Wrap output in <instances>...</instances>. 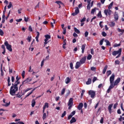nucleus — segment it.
I'll return each mask as SVG.
<instances>
[{"label":"nucleus","mask_w":124,"mask_h":124,"mask_svg":"<svg viewBox=\"0 0 124 124\" xmlns=\"http://www.w3.org/2000/svg\"><path fill=\"white\" fill-rule=\"evenodd\" d=\"M20 84L19 80H16L15 83H12V86L11 87L10 89V94L11 95L14 96L16 92H18V85Z\"/></svg>","instance_id":"f257e3e1"},{"label":"nucleus","mask_w":124,"mask_h":124,"mask_svg":"<svg viewBox=\"0 0 124 124\" xmlns=\"http://www.w3.org/2000/svg\"><path fill=\"white\" fill-rule=\"evenodd\" d=\"M114 80H115V74H112L109 78L110 86L108 87L111 89L115 88V86H116L115 83H114Z\"/></svg>","instance_id":"f03ea898"},{"label":"nucleus","mask_w":124,"mask_h":124,"mask_svg":"<svg viewBox=\"0 0 124 124\" xmlns=\"http://www.w3.org/2000/svg\"><path fill=\"white\" fill-rule=\"evenodd\" d=\"M113 2H111L108 5V9H106L104 10V13L106 16H108V15H111L112 13V11H111V9L112 8V6H113Z\"/></svg>","instance_id":"7ed1b4c3"},{"label":"nucleus","mask_w":124,"mask_h":124,"mask_svg":"<svg viewBox=\"0 0 124 124\" xmlns=\"http://www.w3.org/2000/svg\"><path fill=\"white\" fill-rule=\"evenodd\" d=\"M4 45L6 46V48L9 52H12V46L8 44V42L7 41H5L4 42Z\"/></svg>","instance_id":"20e7f679"},{"label":"nucleus","mask_w":124,"mask_h":124,"mask_svg":"<svg viewBox=\"0 0 124 124\" xmlns=\"http://www.w3.org/2000/svg\"><path fill=\"white\" fill-rule=\"evenodd\" d=\"M32 79L31 78H28L26 79H25L24 81L22 82V84L20 85L19 88V90H21V88H22V86L23 85H25V84H28L29 82H31Z\"/></svg>","instance_id":"39448f33"},{"label":"nucleus","mask_w":124,"mask_h":124,"mask_svg":"<svg viewBox=\"0 0 124 124\" xmlns=\"http://www.w3.org/2000/svg\"><path fill=\"white\" fill-rule=\"evenodd\" d=\"M89 95H91L92 98H93L95 96V92L93 90H90L88 92Z\"/></svg>","instance_id":"423d86ee"},{"label":"nucleus","mask_w":124,"mask_h":124,"mask_svg":"<svg viewBox=\"0 0 124 124\" xmlns=\"http://www.w3.org/2000/svg\"><path fill=\"white\" fill-rule=\"evenodd\" d=\"M120 53H122V48H119V50L117 51L114 50L112 53V56H117V55H118V54H120Z\"/></svg>","instance_id":"0eeeda50"},{"label":"nucleus","mask_w":124,"mask_h":124,"mask_svg":"<svg viewBox=\"0 0 124 124\" xmlns=\"http://www.w3.org/2000/svg\"><path fill=\"white\" fill-rule=\"evenodd\" d=\"M79 12V8H78V7H76L75 8V12L74 13H73L72 14V16H76V15H77V14H78Z\"/></svg>","instance_id":"6e6552de"},{"label":"nucleus","mask_w":124,"mask_h":124,"mask_svg":"<svg viewBox=\"0 0 124 124\" xmlns=\"http://www.w3.org/2000/svg\"><path fill=\"white\" fill-rule=\"evenodd\" d=\"M87 60V57L85 56L83 58H82L79 61V62L81 64H84V63H85V62H86V60Z\"/></svg>","instance_id":"1a4fd4ad"},{"label":"nucleus","mask_w":124,"mask_h":124,"mask_svg":"<svg viewBox=\"0 0 124 124\" xmlns=\"http://www.w3.org/2000/svg\"><path fill=\"white\" fill-rule=\"evenodd\" d=\"M120 82H121V78H118L115 80L114 83V85H115V86H118Z\"/></svg>","instance_id":"9d476101"},{"label":"nucleus","mask_w":124,"mask_h":124,"mask_svg":"<svg viewBox=\"0 0 124 124\" xmlns=\"http://www.w3.org/2000/svg\"><path fill=\"white\" fill-rule=\"evenodd\" d=\"M3 103H6V104H2V106H4L5 107H8V106L10 105V102H9V103H6L5 99H3Z\"/></svg>","instance_id":"9b49d317"},{"label":"nucleus","mask_w":124,"mask_h":124,"mask_svg":"<svg viewBox=\"0 0 124 124\" xmlns=\"http://www.w3.org/2000/svg\"><path fill=\"white\" fill-rule=\"evenodd\" d=\"M113 104H111L108 106V110L109 114L112 113V107H113Z\"/></svg>","instance_id":"f8f14e48"},{"label":"nucleus","mask_w":124,"mask_h":124,"mask_svg":"<svg viewBox=\"0 0 124 124\" xmlns=\"http://www.w3.org/2000/svg\"><path fill=\"white\" fill-rule=\"evenodd\" d=\"M49 108V104L48 103H45V105L43 107V113H44L45 112V109L46 108Z\"/></svg>","instance_id":"ddd939ff"},{"label":"nucleus","mask_w":124,"mask_h":124,"mask_svg":"<svg viewBox=\"0 0 124 124\" xmlns=\"http://www.w3.org/2000/svg\"><path fill=\"white\" fill-rule=\"evenodd\" d=\"M83 103H80L79 104L78 106V109L79 111H81L82 110V108H83Z\"/></svg>","instance_id":"4468645a"},{"label":"nucleus","mask_w":124,"mask_h":124,"mask_svg":"<svg viewBox=\"0 0 124 124\" xmlns=\"http://www.w3.org/2000/svg\"><path fill=\"white\" fill-rule=\"evenodd\" d=\"M81 64H82L80 62H77L76 64L75 68L76 69H78V68H79V67H80V66L81 65Z\"/></svg>","instance_id":"2eb2a0df"},{"label":"nucleus","mask_w":124,"mask_h":124,"mask_svg":"<svg viewBox=\"0 0 124 124\" xmlns=\"http://www.w3.org/2000/svg\"><path fill=\"white\" fill-rule=\"evenodd\" d=\"M86 48V44H84L81 46V53L84 54V52H85V48Z\"/></svg>","instance_id":"dca6fc26"},{"label":"nucleus","mask_w":124,"mask_h":124,"mask_svg":"<svg viewBox=\"0 0 124 124\" xmlns=\"http://www.w3.org/2000/svg\"><path fill=\"white\" fill-rule=\"evenodd\" d=\"M68 105H73V98H70L68 101Z\"/></svg>","instance_id":"f3484780"},{"label":"nucleus","mask_w":124,"mask_h":124,"mask_svg":"<svg viewBox=\"0 0 124 124\" xmlns=\"http://www.w3.org/2000/svg\"><path fill=\"white\" fill-rule=\"evenodd\" d=\"M70 81H71V79L69 77H67L65 79V83L66 84H69L70 83Z\"/></svg>","instance_id":"a211bd4d"},{"label":"nucleus","mask_w":124,"mask_h":124,"mask_svg":"<svg viewBox=\"0 0 124 124\" xmlns=\"http://www.w3.org/2000/svg\"><path fill=\"white\" fill-rule=\"evenodd\" d=\"M55 3H57V4H58L59 7V8H61V5L63 4V3H62V1H56L55 2Z\"/></svg>","instance_id":"6ab92c4d"},{"label":"nucleus","mask_w":124,"mask_h":124,"mask_svg":"<svg viewBox=\"0 0 124 124\" xmlns=\"http://www.w3.org/2000/svg\"><path fill=\"white\" fill-rule=\"evenodd\" d=\"M45 37H46V39H45L46 41H48L49 39H51V36L50 35H45Z\"/></svg>","instance_id":"aec40b11"},{"label":"nucleus","mask_w":124,"mask_h":124,"mask_svg":"<svg viewBox=\"0 0 124 124\" xmlns=\"http://www.w3.org/2000/svg\"><path fill=\"white\" fill-rule=\"evenodd\" d=\"M86 85H91L92 84V78H89L88 81L86 82Z\"/></svg>","instance_id":"412c9836"},{"label":"nucleus","mask_w":124,"mask_h":124,"mask_svg":"<svg viewBox=\"0 0 124 124\" xmlns=\"http://www.w3.org/2000/svg\"><path fill=\"white\" fill-rule=\"evenodd\" d=\"M107 68H108V65H106L103 70V74H105L106 70H107Z\"/></svg>","instance_id":"4be33fe9"},{"label":"nucleus","mask_w":124,"mask_h":124,"mask_svg":"<svg viewBox=\"0 0 124 124\" xmlns=\"http://www.w3.org/2000/svg\"><path fill=\"white\" fill-rule=\"evenodd\" d=\"M7 82L8 87H10L11 86V82H10V77H8Z\"/></svg>","instance_id":"5701e85b"},{"label":"nucleus","mask_w":124,"mask_h":124,"mask_svg":"<svg viewBox=\"0 0 124 124\" xmlns=\"http://www.w3.org/2000/svg\"><path fill=\"white\" fill-rule=\"evenodd\" d=\"M70 124H73L74 123H76V119L75 117H72V119L70 121Z\"/></svg>","instance_id":"b1692460"},{"label":"nucleus","mask_w":124,"mask_h":124,"mask_svg":"<svg viewBox=\"0 0 124 124\" xmlns=\"http://www.w3.org/2000/svg\"><path fill=\"white\" fill-rule=\"evenodd\" d=\"M117 31L119 32H122L120 33V34H121V35H122L123 33H124V30L121 29L120 28H118Z\"/></svg>","instance_id":"393cba45"},{"label":"nucleus","mask_w":124,"mask_h":124,"mask_svg":"<svg viewBox=\"0 0 124 124\" xmlns=\"http://www.w3.org/2000/svg\"><path fill=\"white\" fill-rule=\"evenodd\" d=\"M37 34L36 36L35 37V39H36L37 42H39V40H38V38L39 37V34H40V33L38 31L37 32Z\"/></svg>","instance_id":"a878e982"},{"label":"nucleus","mask_w":124,"mask_h":124,"mask_svg":"<svg viewBox=\"0 0 124 124\" xmlns=\"http://www.w3.org/2000/svg\"><path fill=\"white\" fill-rule=\"evenodd\" d=\"M74 30L75 31V32H76V33H78V34H79V33H80V30L78 29L76 27H75L74 28Z\"/></svg>","instance_id":"bb28decb"},{"label":"nucleus","mask_w":124,"mask_h":124,"mask_svg":"<svg viewBox=\"0 0 124 124\" xmlns=\"http://www.w3.org/2000/svg\"><path fill=\"white\" fill-rule=\"evenodd\" d=\"M114 17L115 21H118V20H119V16L117 14H114Z\"/></svg>","instance_id":"cd10ccee"},{"label":"nucleus","mask_w":124,"mask_h":124,"mask_svg":"<svg viewBox=\"0 0 124 124\" xmlns=\"http://www.w3.org/2000/svg\"><path fill=\"white\" fill-rule=\"evenodd\" d=\"M105 42H106L107 46H111V44H110V42L108 40H105Z\"/></svg>","instance_id":"c85d7f7f"},{"label":"nucleus","mask_w":124,"mask_h":124,"mask_svg":"<svg viewBox=\"0 0 124 124\" xmlns=\"http://www.w3.org/2000/svg\"><path fill=\"white\" fill-rule=\"evenodd\" d=\"M35 99H33L31 101V106L32 107H34L35 105Z\"/></svg>","instance_id":"c756f323"},{"label":"nucleus","mask_w":124,"mask_h":124,"mask_svg":"<svg viewBox=\"0 0 124 124\" xmlns=\"http://www.w3.org/2000/svg\"><path fill=\"white\" fill-rule=\"evenodd\" d=\"M96 11V8H94L91 11V14H93V15H94V12Z\"/></svg>","instance_id":"7c9ffc66"},{"label":"nucleus","mask_w":124,"mask_h":124,"mask_svg":"<svg viewBox=\"0 0 124 124\" xmlns=\"http://www.w3.org/2000/svg\"><path fill=\"white\" fill-rule=\"evenodd\" d=\"M98 18H102V15H101V11H99L97 14Z\"/></svg>","instance_id":"2f4dec72"},{"label":"nucleus","mask_w":124,"mask_h":124,"mask_svg":"<svg viewBox=\"0 0 124 124\" xmlns=\"http://www.w3.org/2000/svg\"><path fill=\"white\" fill-rule=\"evenodd\" d=\"M65 93V88H63L61 92V95H63Z\"/></svg>","instance_id":"473e14b6"},{"label":"nucleus","mask_w":124,"mask_h":124,"mask_svg":"<svg viewBox=\"0 0 124 124\" xmlns=\"http://www.w3.org/2000/svg\"><path fill=\"white\" fill-rule=\"evenodd\" d=\"M92 58H93V56H92V55L91 54H89L87 56V60H92Z\"/></svg>","instance_id":"72a5a7b5"},{"label":"nucleus","mask_w":124,"mask_h":124,"mask_svg":"<svg viewBox=\"0 0 124 124\" xmlns=\"http://www.w3.org/2000/svg\"><path fill=\"white\" fill-rule=\"evenodd\" d=\"M4 22H5V16H2V24L4 23Z\"/></svg>","instance_id":"f704fd0d"},{"label":"nucleus","mask_w":124,"mask_h":124,"mask_svg":"<svg viewBox=\"0 0 124 124\" xmlns=\"http://www.w3.org/2000/svg\"><path fill=\"white\" fill-rule=\"evenodd\" d=\"M43 120H45L46 118V113L45 112H43Z\"/></svg>","instance_id":"c9c22d12"},{"label":"nucleus","mask_w":124,"mask_h":124,"mask_svg":"<svg viewBox=\"0 0 124 124\" xmlns=\"http://www.w3.org/2000/svg\"><path fill=\"white\" fill-rule=\"evenodd\" d=\"M107 74H108V76H109V75H111V74H112V72L111 71V70L107 71Z\"/></svg>","instance_id":"e433bc0d"},{"label":"nucleus","mask_w":124,"mask_h":124,"mask_svg":"<svg viewBox=\"0 0 124 124\" xmlns=\"http://www.w3.org/2000/svg\"><path fill=\"white\" fill-rule=\"evenodd\" d=\"M31 36H29L27 38V40H28V42H31Z\"/></svg>","instance_id":"4c0bfd02"},{"label":"nucleus","mask_w":124,"mask_h":124,"mask_svg":"<svg viewBox=\"0 0 124 124\" xmlns=\"http://www.w3.org/2000/svg\"><path fill=\"white\" fill-rule=\"evenodd\" d=\"M25 73H26V72H25V71H22L21 76H22V78L23 79H24V78H25Z\"/></svg>","instance_id":"58836bf2"},{"label":"nucleus","mask_w":124,"mask_h":124,"mask_svg":"<svg viewBox=\"0 0 124 124\" xmlns=\"http://www.w3.org/2000/svg\"><path fill=\"white\" fill-rule=\"evenodd\" d=\"M121 46V44H115L113 45V47H119Z\"/></svg>","instance_id":"ea45409f"},{"label":"nucleus","mask_w":124,"mask_h":124,"mask_svg":"<svg viewBox=\"0 0 124 124\" xmlns=\"http://www.w3.org/2000/svg\"><path fill=\"white\" fill-rule=\"evenodd\" d=\"M70 67L71 69H74V68L73 67V62L70 63Z\"/></svg>","instance_id":"a19ab883"},{"label":"nucleus","mask_w":124,"mask_h":124,"mask_svg":"<svg viewBox=\"0 0 124 124\" xmlns=\"http://www.w3.org/2000/svg\"><path fill=\"white\" fill-rule=\"evenodd\" d=\"M65 115H66V111H64L63 113L62 114V115L61 116L62 118H63L65 116Z\"/></svg>","instance_id":"79ce46f5"},{"label":"nucleus","mask_w":124,"mask_h":124,"mask_svg":"<svg viewBox=\"0 0 124 124\" xmlns=\"http://www.w3.org/2000/svg\"><path fill=\"white\" fill-rule=\"evenodd\" d=\"M89 35V32L88 31H86L85 32L84 36L85 37H88V36Z\"/></svg>","instance_id":"37998d69"},{"label":"nucleus","mask_w":124,"mask_h":124,"mask_svg":"<svg viewBox=\"0 0 124 124\" xmlns=\"http://www.w3.org/2000/svg\"><path fill=\"white\" fill-rule=\"evenodd\" d=\"M96 80H97V78L94 77L93 78V79L92 80L93 83H94V82H95V81H96Z\"/></svg>","instance_id":"c03bdc74"},{"label":"nucleus","mask_w":124,"mask_h":124,"mask_svg":"<svg viewBox=\"0 0 124 124\" xmlns=\"http://www.w3.org/2000/svg\"><path fill=\"white\" fill-rule=\"evenodd\" d=\"M104 41V38L102 39V40H101L100 41V43H99V44L100 45H102V44H103V42Z\"/></svg>","instance_id":"a18cd8bd"},{"label":"nucleus","mask_w":124,"mask_h":124,"mask_svg":"<svg viewBox=\"0 0 124 124\" xmlns=\"http://www.w3.org/2000/svg\"><path fill=\"white\" fill-rule=\"evenodd\" d=\"M16 97H18V98H20L22 97V95L19 94V93H18L16 94Z\"/></svg>","instance_id":"49530a36"},{"label":"nucleus","mask_w":124,"mask_h":124,"mask_svg":"<svg viewBox=\"0 0 124 124\" xmlns=\"http://www.w3.org/2000/svg\"><path fill=\"white\" fill-rule=\"evenodd\" d=\"M102 35L103 36H104V37H105V36H106L107 35V34H106V32H104V31H103L102 32Z\"/></svg>","instance_id":"de8ad7c7"},{"label":"nucleus","mask_w":124,"mask_h":124,"mask_svg":"<svg viewBox=\"0 0 124 124\" xmlns=\"http://www.w3.org/2000/svg\"><path fill=\"white\" fill-rule=\"evenodd\" d=\"M12 6V3L11 2H9V5L7 6L8 8H11V7Z\"/></svg>","instance_id":"09e8293b"},{"label":"nucleus","mask_w":124,"mask_h":124,"mask_svg":"<svg viewBox=\"0 0 124 124\" xmlns=\"http://www.w3.org/2000/svg\"><path fill=\"white\" fill-rule=\"evenodd\" d=\"M84 93H85V90H82V92L81 93V98H82V97H83V95H84Z\"/></svg>","instance_id":"8fccbe9b"},{"label":"nucleus","mask_w":124,"mask_h":124,"mask_svg":"<svg viewBox=\"0 0 124 124\" xmlns=\"http://www.w3.org/2000/svg\"><path fill=\"white\" fill-rule=\"evenodd\" d=\"M91 70L92 71H95V70H96V68H95V67H92L91 68Z\"/></svg>","instance_id":"3c124183"},{"label":"nucleus","mask_w":124,"mask_h":124,"mask_svg":"<svg viewBox=\"0 0 124 124\" xmlns=\"http://www.w3.org/2000/svg\"><path fill=\"white\" fill-rule=\"evenodd\" d=\"M45 60H44V59H43V60H42V61L41 62V67H42V66H43V65H44V61H45Z\"/></svg>","instance_id":"603ef678"},{"label":"nucleus","mask_w":124,"mask_h":124,"mask_svg":"<svg viewBox=\"0 0 124 124\" xmlns=\"http://www.w3.org/2000/svg\"><path fill=\"white\" fill-rule=\"evenodd\" d=\"M76 113V111H75V110H74L71 113L70 115H72V117H73V116L75 115Z\"/></svg>","instance_id":"864d4df0"},{"label":"nucleus","mask_w":124,"mask_h":124,"mask_svg":"<svg viewBox=\"0 0 124 124\" xmlns=\"http://www.w3.org/2000/svg\"><path fill=\"white\" fill-rule=\"evenodd\" d=\"M3 31H2L1 29H0V35H1V36H2V35H3Z\"/></svg>","instance_id":"5fc2aeb1"},{"label":"nucleus","mask_w":124,"mask_h":124,"mask_svg":"<svg viewBox=\"0 0 124 124\" xmlns=\"http://www.w3.org/2000/svg\"><path fill=\"white\" fill-rule=\"evenodd\" d=\"M11 80H12V83H14V81L15 80V78H14V77H13V76H12Z\"/></svg>","instance_id":"6e6d98bb"},{"label":"nucleus","mask_w":124,"mask_h":124,"mask_svg":"<svg viewBox=\"0 0 124 124\" xmlns=\"http://www.w3.org/2000/svg\"><path fill=\"white\" fill-rule=\"evenodd\" d=\"M115 64H120V61L116 60L115 61Z\"/></svg>","instance_id":"4d7b16f0"},{"label":"nucleus","mask_w":124,"mask_h":124,"mask_svg":"<svg viewBox=\"0 0 124 124\" xmlns=\"http://www.w3.org/2000/svg\"><path fill=\"white\" fill-rule=\"evenodd\" d=\"M110 26H111V27H115V22H111V23H110Z\"/></svg>","instance_id":"13d9d810"},{"label":"nucleus","mask_w":124,"mask_h":124,"mask_svg":"<svg viewBox=\"0 0 124 124\" xmlns=\"http://www.w3.org/2000/svg\"><path fill=\"white\" fill-rule=\"evenodd\" d=\"M117 106H118V103H115L113 106L114 109H116L117 108Z\"/></svg>","instance_id":"bf43d9fd"},{"label":"nucleus","mask_w":124,"mask_h":124,"mask_svg":"<svg viewBox=\"0 0 124 124\" xmlns=\"http://www.w3.org/2000/svg\"><path fill=\"white\" fill-rule=\"evenodd\" d=\"M29 31H32V28H31V26H30L29 27Z\"/></svg>","instance_id":"052dcab7"},{"label":"nucleus","mask_w":124,"mask_h":124,"mask_svg":"<svg viewBox=\"0 0 124 124\" xmlns=\"http://www.w3.org/2000/svg\"><path fill=\"white\" fill-rule=\"evenodd\" d=\"M86 21V17H84L80 20L81 23H83V22H85Z\"/></svg>","instance_id":"680f3d73"},{"label":"nucleus","mask_w":124,"mask_h":124,"mask_svg":"<svg viewBox=\"0 0 124 124\" xmlns=\"http://www.w3.org/2000/svg\"><path fill=\"white\" fill-rule=\"evenodd\" d=\"M24 21L25 22L29 21V17L26 18V16L24 17Z\"/></svg>","instance_id":"e2e57ef3"},{"label":"nucleus","mask_w":124,"mask_h":124,"mask_svg":"<svg viewBox=\"0 0 124 124\" xmlns=\"http://www.w3.org/2000/svg\"><path fill=\"white\" fill-rule=\"evenodd\" d=\"M91 54H92V55H94V53L93 51V48H92L91 49Z\"/></svg>","instance_id":"0e129e2a"},{"label":"nucleus","mask_w":124,"mask_h":124,"mask_svg":"<svg viewBox=\"0 0 124 124\" xmlns=\"http://www.w3.org/2000/svg\"><path fill=\"white\" fill-rule=\"evenodd\" d=\"M70 94V91H68L67 93L65 94L66 97H67Z\"/></svg>","instance_id":"69168bd1"},{"label":"nucleus","mask_w":124,"mask_h":124,"mask_svg":"<svg viewBox=\"0 0 124 124\" xmlns=\"http://www.w3.org/2000/svg\"><path fill=\"white\" fill-rule=\"evenodd\" d=\"M73 35V36H74V37H77L78 36V34H77V33H76V32H74Z\"/></svg>","instance_id":"338daca9"},{"label":"nucleus","mask_w":124,"mask_h":124,"mask_svg":"<svg viewBox=\"0 0 124 124\" xmlns=\"http://www.w3.org/2000/svg\"><path fill=\"white\" fill-rule=\"evenodd\" d=\"M72 118V114H70L68 116V120H70V119H71Z\"/></svg>","instance_id":"774afa93"}]
</instances>
